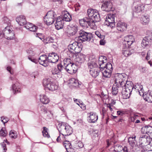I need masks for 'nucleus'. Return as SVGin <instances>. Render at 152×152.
<instances>
[{
    "instance_id": "f257e3e1",
    "label": "nucleus",
    "mask_w": 152,
    "mask_h": 152,
    "mask_svg": "<svg viewBox=\"0 0 152 152\" xmlns=\"http://www.w3.org/2000/svg\"><path fill=\"white\" fill-rule=\"evenodd\" d=\"M107 59V58L106 57L101 56L99 57L98 64L101 69H105L102 72L104 77L106 78H109L111 75L113 67L110 63H106Z\"/></svg>"
},
{
    "instance_id": "f03ea898",
    "label": "nucleus",
    "mask_w": 152,
    "mask_h": 152,
    "mask_svg": "<svg viewBox=\"0 0 152 152\" xmlns=\"http://www.w3.org/2000/svg\"><path fill=\"white\" fill-rule=\"evenodd\" d=\"M58 129L60 133L64 134L65 136H68L71 134L73 132L72 128L67 124L62 122L58 124Z\"/></svg>"
},
{
    "instance_id": "7ed1b4c3",
    "label": "nucleus",
    "mask_w": 152,
    "mask_h": 152,
    "mask_svg": "<svg viewBox=\"0 0 152 152\" xmlns=\"http://www.w3.org/2000/svg\"><path fill=\"white\" fill-rule=\"evenodd\" d=\"M77 55L74 52L70 53L69 57L72 60L74 61L76 63V64H80L83 63L85 60L86 56L82 53H78Z\"/></svg>"
},
{
    "instance_id": "20e7f679",
    "label": "nucleus",
    "mask_w": 152,
    "mask_h": 152,
    "mask_svg": "<svg viewBox=\"0 0 152 152\" xmlns=\"http://www.w3.org/2000/svg\"><path fill=\"white\" fill-rule=\"evenodd\" d=\"M133 89V87L128 84L127 83L124 86L122 91L123 98L124 99H127L130 96L131 92Z\"/></svg>"
},
{
    "instance_id": "39448f33",
    "label": "nucleus",
    "mask_w": 152,
    "mask_h": 152,
    "mask_svg": "<svg viewBox=\"0 0 152 152\" xmlns=\"http://www.w3.org/2000/svg\"><path fill=\"white\" fill-rule=\"evenodd\" d=\"M68 49L70 50L68 53L69 56L71 52L74 53L75 52L76 53H80L81 50L82 48L81 45H79L78 42L75 41L68 45Z\"/></svg>"
},
{
    "instance_id": "423d86ee",
    "label": "nucleus",
    "mask_w": 152,
    "mask_h": 152,
    "mask_svg": "<svg viewBox=\"0 0 152 152\" xmlns=\"http://www.w3.org/2000/svg\"><path fill=\"white\" fill-rule=\"evenodd\" d=\"M88 17L90 19L99 22L100 20V15L97 10L91 9H88L87 12Z\"/></svg>"
},
{
    "instance_id": "0eeeda50",
    "label": "nucleus",
    "mask_w": 152,
    "mask_h": 152,
    "mask_svg": "<svg viewBox=\"0 0 152 152\" xmlns=\"http://www.w3.org/2000/svg\"><path fill=\"white\" fill-rule=\"evenodd\" d=\"M43 85L44 87L51 91L57 89L58 87L55 83L51 82L50 79L48 78H45L43 80Z\"/></svg>"
},
{
    "instance_id": "6e6552de",
    "label": "nucleus",
    "mask_w": 152,
    "mask_h": 152,
    "mask_svg": "<svg viewBox=\"0 0 152 152\" xmlns=\"http://www.w3.org/2000/svg\"><path fill=\"white\" fill-rule=\"evenodd\" d=\"M56 17L55 12L52 11L48 12L44 18V21L47 24L50 25L54 21V18Z\"/></svg>"
},
{
    "instance_id": "1a4fd4ad",
    "label": "nucleus",
    "mask_w": 152,
    "mask_h": 152,
    "mask_svg": "<svg viewBox=\"0 0 152 152\" xmlns=\"http://www.w3.org/2000/svg\"><path fill=\"white\" fill-rule=\"evenodd\" d=\"M152 142V139L146 135H142L140 136L139 139V146L143 147L149 145Z\"/></svg>"
},
{
    "instance_id": "9d476101",
    "label": "nucleus",
    "mask_w": 152,
    "mask_h": 152,
    "mask_svg": "<svg viewBox=\"0 0 152 152\" xmlns=\"http://www.w3.org/2000/svg\"><path fill=\"white\" fill-rule=\"evenodd\" d=\"M125 75L124 74H121L117 73L114 76V81L115 84H117L118 86L123 87V85L126 84L124 77Z\"/></svg>"
},
{
    "instance_id": "9b49d317",
    "label": "nucleus",
    "mask_w": 152,
    "mask_h": 152,
    "mask_svg": "<svg viewBox=\"0 0 152 152\" xmlns=\"http://www.w3.org/2000/svg\"><path fill=\"white\" fill-rule=\"evenodd\" d=\"M4 32V37L7 39H13L15 37L13 31L10 29V26H7L3 30Z\"/></svg>"
},
{
    "instance_id": "f8f14e48",
    "label": "nucleus",
    "mask_w": 152,
    "mask_h": 152,
    "mask_svg": "<svg viewBox=\"0 0 152 152\" xmlns=\"http://www.w3.org/2000/svg\"><path fill=\"white\" fill-rule=\"evenodd\" d=\"M78 32L79 35L78 36V39L81 40L82 42L90 41L92 37L91 33L86 32L83 30H80Z\"/></svg>"
},
{
    "instance_id": "ddd939ff",
    "label": "nucleus",
    "mask_w": 152,
    "mask_h": 152,
    "mask_svg": "<svg viewBox=\"0 0 152 152\" xmlns=\"http://www.w3.org/2000/svg\"><path fill=\"white\" fill-rule=\"evenodd\" d=\"M115 15L113 14H108L106 17L105 20V24L111 28L115 26Z\"/></svg>"
},
{
    "instance_id": "4468645a",
    "label": "nucleus",
    "mask_w": 152,
    "mask_h": 152,
    "mask_svg": "<svg viewBox=\"0 0 152 152\" xmlns=\"http://www.w3.org/2000/svg\"><path fill=\"white\" fill-rule=\"evenodd\" d=\"M134 41V37L131 35H129L124 37V42L123 43L126 45L127 47H129Z\"/></svg>"
},
{
    "instance_id": "2eb2a0df",
    "label": "nucleus",
    "mask_w": 152,
    "mask_h": 152,
    "mask_svg": "<svg viewBox=\"0 0 152 152\" xmlns=\"http://www.w3.org/2000/svg\"><path fill=\"white\" fill-rule=\"evenodd\" d=\"M78 67L76 64L74 63L70 64L67 66L65 67V69L69 73L73 74L75 73L77 70Z\"/></svg>"
},
{
    "instance_id": "dca6fc26",
    "label": "nucleus",
    "mask_w": 152,
    "mask_h": 152,
    "mask_svg": "<svg viewBox=\"0 0 152 152\" xmlns=\"http://www.w3.org/2000/svg\"><path fill=\"white\" fill-rule=\"evenodd\" d=\"M116 28L118 31L123 32L127 29V25L125 23L119 21L116 24Z\"/></svg>"
},
{
    "instance_id": "f3484780",
    "label": "nucleus",
    "mask_w": 152,
    "mask_h": 152,
    "mask_svg": "<svg viewBox=\"0 0 152 152\" xmlns=\"http://www.w3.org/2000/svg\"><path fill=\"white\" fill-rule=\"evenodd\" d=\"M48 59L49 62L55 63L58 61L59 56L56 53H53L49 54Z\"/></svg>"
},
{
    "instance_id": "a211bd4d",
    "label": "nucleus",
    "mask_w": 152,
    "mask_h": 152,
    "mask_svg": "<svg viewBox=\"0 0 152 152\" xmlns=\"http://www.w3.org/2000/svg\"><path fill=\"white\" fill-rule=\"evenodd\" d=\"M38 62L43 66L46 67L48 65V57L45 55L41 56L39 57L38 60Z\"/></svg>"
},
{
    "instance_id": "6ab92c4d",
    "label": "nucleus",
    "mask_w": 152,
    "mask_h": 152,
    "mask_svg": "<svg viewBox=\"0 0 152 152\" xmlns=\"http://www.w3.org/2000/svg\"><path fill=\"white\" fill-rule=\"evenodd\" d=\"M133 11L137 13H140L144 10V5L140 3L134 4V7L133 9Z\"/></svg>"
},
{
    "instance_id": "aec40b11",
    "label": "nucleus",
    "mask_w": 152,
    "mask_h": 152,
    "mask_svg": "<svg viewBox=\"0 0 152 152\" xmlns=\"http://www.w3.org/2000/svg\"><path fill=\"white\" fill-rule=\"evenodd\" d=\"M64 21L62 19V17H59L56 20L55 23V27L56 29L59 30L63 28L64 25Z\"/></svg>"
},
{
    "instance_id": "412c9836",
    "label": "nucleus",
    "mask_w": 152,
    "mask_h": 152,
    "mask_svg": "<svg viewBox=\"0 0 152 152\" xmlns=\"http://www.w3.org/2000/svg\"><path fill=\"white\" fill-rule=\"evenodd\" d=\"M102 9L105 11L109 12L111 11L112 8V4L110 1L103 2L102 7Z\"/></svg>"
},
{
    "instance_id": "4be33fe9",
    "label": "nucleus",
    "mask_w": 152,
    "mask_h": 152,
    "mask_svg": "<svg viewBox=\"0 0 152 152\" xmlns=\"http://www.w3.org/2000/svg\"><path fill=\"white\" fill-rule=\"evenodd\" d=\"M100 70H102L100 66L97 68H93L91 69H90L89 71L92 77L96 78L99 75L100 72ZM103 70L102 69V70Z\"/></svg>"
},
{
    "instance_id": "5701e85b",
    "label": "nucleus",
    "mask_w": 152,
    "mask_h": 152,
    "mask_svg": "<svg viewBox=\"0 0 152 152\" xmlns=\"http://www.w3.org/2000/svg\"><path fill=\"white\" fill-rule=\"evenodd\" d=\"M89 116L88 118L90 123H95L98 120V116L96 113L91 112L89 113Z\"/></svg>"
},
{
    "instance_id": "b1692460",
    "label": "nucleus",
    "mask_w": 152,
    "mask_h": 152,
    "mask_svg": "<svg viewBox=\"0 0 152 152\" xmlns=\"http://www.w3.org/2000/svg\"><path fill=\"white\" fill-rule=\"evenodd\" d=\"M16 21L20 26H24L26 22V18L23 15L18 17L16 18Z\"/></svg>"
},
{
    "instance_id": "393cba45",
    "label": "nucleus",
    "mask_w": 152,
    "mask_h": 152,
    "mask_svg": "<svg viewBox=\"0 0 152 152\" xmlns=\"http://www.w3.org/2000/svg\"><path fill=\"white\" fill-rule=\"evenodd\" d=\"M24 26L27 29H28L32 31H35L37 29V26L30 23H26Z\"/></svg>"
},
{
    "instance_id": "a878e982",
    "label": "nucleus",
    "mask_w": 152,
    "mask_h": 152,
    "mask_svg": "<svg viewBox=\"0 0 152 152\" xmlns=\"http://www.w3.org/2000/svg\"><path fill=\"white\" fill-rule=\"evenodd\" d=\"M12 90L14 94L20 92L21 90L20 85L18 83L13 84Z\"/></svg>"
},
{
    "instance_id": "bb28decb",
    "label": "nucleus",
    "mask_w": 152,
    "mask_h": 152,
    "mask_svg": "<svg viewBox=\"0 0 152 152\" xmlns=\"http://www.w3.org/2000/svg\"><path fill=\"white\" fill-rule=\"evenodd\" d=\"M151 38L147 37H144L142 40L141 45L143 48L148 45L150 44V43L151 42Z\"/></svg>"
},
{
    "instance_id": "cd10ccee",
    "label": "nucleus",
    "mask_w": 152,
    "mask_h": 152,
    "mask_svg": "<svg viewBox=\"0 0 152 152\" xmlns=\"http://www.w3.org/2000/svg\"><path fill=\"white\" fill-rule=\"evenodd\" d=\"M126 48L122 50V53L126 57H128L134 52L133 50H130L129 48Z\"/></svg>"
},
{
    "instance_id": "c85d7f7f",
    "label": "nucleus",
    "mask_w": 152,
    "mask_h": 152,
    "mask_svg": "<svg viewBox=\"0 0 152 152\" xmlns=\"http://www.w3.org/2000/svg\"><path fill=\"white\" fill-rule=\"evenodd\" d=\"M115 149L112 152H128L127 148L126 146H124L122 148L121 146H115L114 147Z\"/></svg>"
},
{
    "instance_id": "c756f323",
    "label": "nucleus",
    "mask_w": 152,
    "mask_h": 152,
    "mask_svg": "<svg viewBox=\"0 0 152 152\" xmlns=\"http://www.w3.org/2000/svg\"><path fill=\"white\" fill-rule=\"evenodd\" d=\"M51 72L53 76L55 77L56 79L61 77L60 72L57 68H53L52 69Z\"/></svg>"
},
{
    "instance_id": "7c9ffc66",
    "label": "nucleus",
    "mask_w": 152,
    "mask_h": 152,
    "mask_svg": "<svg viewBox=\"0 0 152 152\" xmlns=\"http://www.w3.org/2000/svg\"><path fill=\"white\" fill-rule=\"evenodd\" d=\"M40 100L41 102L43 104H47L50 102L49 99L45 95H40Z\"/></svg>"
},
{
    "instance_id": "2f4dec72",
    "label": "nucleus",
    "mask_w": 152,
    "mask_h": 152,
    "mask_svg": "<svg viewBox=\"0 0 152 152\" xmlns=\"http://www.w3.org/2000/svg\"><path fill=\"white\" fill-rule=\"evenodd\" d=\"M77 30L78 28L77 26H73L69 28L68 32L70 35L73 36L76 34Z\"/></svg>"
},
{
    "instance_id": "473e14b6",
    "label": "nucleus",
    "mask_w": 152,
    "mask_h": 152,
    "mask_svg": "<svg viewBox=\"0 0 152 152\" xmlns=\"http://www.w3.org/2000/svg\"><path fill=\"white\" fill-rule=\"evenodd\" d=\"M88 65L90 69H91L93 68H98L97 64L94 59L92 61H89L88 63Z\"/></svg>"
},
{
    "instance_id": "72a5a7b5",
    "label": "nucleus",
    "mask_w": 152,
    "mask_h": 152,
    "mask_svg": "<svg viewBox=\"0 0 152 152\" xmlns=\"http://www.w3.org/2000/svg\"><path fill=\"white\" fill-rule=\"evenodd\" d=\"M143 99L148 102H152V92L147 93L144 95Z\"/></svg>"
},
{
    "instance_id": "f704fd0d",
    "label": "nucleus",
    "mask_w": 152,
    "mask_h": 152,
    "mask_svg": "<svg viewBox=\"0 0 152 152\" xmlns=\"http://www.w3.org/2000/svg\"><path fill=\"white\" fill-rule=\"evenodd\" d=\"M149 18L148 16H142L141 18V23L144 25L148 24L149 22Z\"/></svg>"
},
{
    "instance_id": "c9c22d12",
    "label": "nucleus",
    "mask_w": 152,
    "mask_h": 152,
    "mask_svg": "<svg viewBox=\"0 0 152 152\" xmlns=\"http://www.w3.org/2000/svg\"><path fill=\"white\" fill-rule=\"evenodd\" d=\"M88 19H82L79 20V23L81 26L84 28H88Z\"/></svg>"
},
{
    "instance_id": "e433bc0d",
    "label": "nucleus",
    "mask_w": 152,
    "mask_h": 152,
    "mask_svg": "<svg viewBox=\"0 0 152 152\" xmlns=\"http://www.w3.org/2000/svg\"><path fill=\"white\" fill-rule=\"evenodd\" d=\"M96 22H97L96 21L93 20H89L88 19V27L89 26L92 29H96L97 28L96 26L95 23Z\"/></svg>"
},
{
    "instance_id": "4c0bfd02",
    "label": "nucleus",
    "mask_w": 152,
    "mask_h": 152,
    "mask_svg": "<svg viewBox=\"0 0 152 152\" xmlns=\"http://www.w3.org/2000/svg\"><path fill=\"white\" fill-rule=\"evenodd\" d=\"M69 84L72 86L77 87L78 86L79 83L78 80L72 78L69 80Z\"/></svg>"
},
{
    "instance_id": "58836bf2",
    "label": "nucleus",
    "mask_w": 152,
    "mask_h": 152,
    "mask_svg": "<svg viewBox=\"0 0 152 152\" xmlns=\"http://www.w3.org/2000/svg\"><path fill=\"white\" fill-rule=\"evenodd\" d=\"M66 12L67 13L64 15L63 17H62V19L63 21H64L67 22L70 21L72 20L71 15L67 11H66Z\"/></svg>"
},
{
    "instance_id": "ea45409f",
    "label": "nucleus",
    "mask_w": 152,
    "mask_h": 152,
    "mask_svg": "<svg viewBox=\"0 0 152 152\" xmlns=\"http://www.w3.org/2000/svg\"><path fill=\"white\" fill-rule=\"evenodd\" d=\"M121 86H118L117 84H114L112 88V93L113 95H116L118 92V88Z\"/></svg>"
},
{
    "instance_id": "a19ab883",
    "label": "nucleus",
    "mask_w": 152,
    "mask_h": 152,
    "mask_svg": "<svg viewBox=\"0 0 152 152\" xmlns=\"http://www.w3.org/2000/svg\"><path fill=\"white\" fill-rule=\"evenodd\" d=\"M42 41L45 44H47L53 42H54V39L52 37H48L45 39H43Z\"/></svg>"
},
{
    "instance_id": "79ce46f5",
    "label": "nucleus",
    "mask_w": 152,
    "mask_h": 152,
    "mask_svg": "<svg viewBox=\"0 0 152 152\" xmlns=\"http://www.w3.org/2000/svg\"><path fill=\"white\" fill-rule=\"evenodd\" d=\"M63 145L68 152V149H71L72 148L71 144L69 141L67 140H65L63 142Z\"/></svg>"
},
{
    "instance_id": "37998d69",
    "label": "nucleus",
    "mask_w": 152,
    "mask_h": 152,
    "mask_svg": "<svg viewBox=\"0 0 152 152\" xmlns=\"http://www.w3.org/2000/svg\"><path fill=\"white\" fill-rule=\"evenodd\" d=\"M116 141L114 140V138L113 137L110 140H107V147L111 145H113L116 142Z\"/></svg>"
},
{
    "instance_id": "c03bdc74",
    "label": "nucleus",
    "mask_w": 152,
    "mask_h": 152,
    "mask_svg": "<svg viewBox=\"0 0 152 152\" xmlns=\"http://www.w3.org/2000/svg\"><path fill=\"white\" fill-rule=\"evenodd\" d=\"M143 129L145 131H146V133L148 135H150L152 132V127L151 126H145ZM149 136H150V135Z\"/></svg>"
},
{
    "instance_id": "a18cd8bd",
    "label": "nucleus",
    "mask_w": 152,
    "mask_h": 152,
    "mask_svg": "<svg viewBox=\"0 0 152 152\" xmlns=\"http://www.w3.org/2000/svg\"><path fill=\"white\" fill-rule=\"evenodd\" d=\"M65 135L64 134L60 133L59 136H58L56 139V140L57 142H59L60 141H63L65 140Z\"/></svg>"
},
{
    "instance_id": "49530a36",
    "label": "nucleus",
    "mask_w": 152,
    "mask_h": 152,
    "mask_svg": "<svg viewBox=\"0 0 152 152\" xmlns=\"http://www.w3.org/2000/svg\"><path fill=\"white\" fill-rule=\"evenodd\" d=\"M72 60L71 58H66L64 60V67H66L68 65H69L70 64H72L71 61V60Z\"/></svg>"
},
{
    "instance_id": "de8ad7c7",
    "label": "nucleus",
    "mask_w": 152,
    "mask_h": 152,
    "mask_svg": "<svg viewBox=\"0 0 152 152\" xmlns=\"http://www.w3.org/2000/svg\"><path fill=\"white\" fill-rule=\"evenodd\" d=\"M43 130L42 132L43 136L45 137L49 138L50 137V136L48 132V129L46 127H43Z\"/></svg>"
},
{
    "instance_id": "09e8293b",
    "label": "nucleus",
    "mask_w": 152,
    "mask_h": 152,
    "mask_svg": "<svg viewBox=\"0 0 152 152\" xmlns=\"http://www.w3.org/2000/svg\"><path fill=\"white\" fill-rule=\"evenodd\" d=\"M9 135L12 138L15 139L17 137V134L14 130H11L10 132Z\"/></svg>"
},
{
    "instance_id": "8fccbe9b",
    "label": "nucleus",
    "mask_w": 152,
    "mask_h": 152,
    "mask_svg": "<svg viewBox=\"0 0 152 152\" xmlns=\"http://www.w3.org/2000/svg\"><path fill=\"white\" fill-rule=\"evenodd\" d=\"M7 134V132L5 128H2L0 131V136L4 137H5Z\"/></svg>"
},
{
    "instance_id": "3c124183",
    "label": "nucleus",
    "mask_w": 152,
    "mask_h": 152,
    "mask_svg": "<svg viewBox=\"0 0 152 152\" xmlns=\"http://www.w3.org/2000/svg\"><path fill=\"white\" fill-rule=\"evenodd\" d=\"M26 52L28 55V56H32L35 54V53L32 48H29L27 50Z\"/></svg>"
},
{
    "instance_id": "603ef678",
    "label": "nucleus",
    "mask_w": 152,
    "mask_h": 152,
    "mask_svg": "<svg viewBox=\"0 0 152 152\" xmlns=\"http://www.w3.org/2000/svg\"><path fill=\"white\" fill-rule=\"evenodd\" d=\"M136 137H129L128 139V142L129 144L131 145H133L134 144V141Z\"/></svg>"
},
{
    "instance_id": "864d4df0",
    "label": "nucleus",
    "mask_w": 152,
    "mask_h": 152,
    "mask_svg": "<svg viewBox=\"0 0 152 152\" xmlns=\"http://www.w3.org/2000/svg\"><path fill=\"white\" fill-rule=\"evenodd\" d=\"M143 88L142 85L139 84H137L134 87H133V88L136 90V91H138L140 90H139Z\"/></svg>"
},
{
    "instance_id": "5fc2aeb1",
    "label": "nucleus",
    "mask_w": 152,
    "mask_h": 152,
    "mask_svg": "<svg viewBox=\"0 0 152 152\" xmlns=\"http://www.w3.org/2000/svg\"><path fill=\"white\" fill-rule=\"evenodd\" d=\"M95 34L100 39H104L105 36L102 35L99 31H96L95 32Z\"/></svg>"
},
{
    "instance_id": "6e6d98bb",
    "label": "nucleus",
    "mask_w": 152,
    "mask_h": 152,
    "mask_svg": "<svg viewBox=\"0 0 152 152\" xmlns=\"http://www.w3.org/2000/svg\"><path fill=\"white\" fill-rule=\"evenodd\" d=\"M58 69L59 70V72L60 73L62 72L64 69H65V67L63 66L61 64H59L57 65Z\"/></svg>"
},
{
    "instance_id": "4d7b16f0",
    "label": "nucleus",
    "mask_w": 152,
    "mask_h": 152,
    "mask_svg": "<svg viewBox=\"0 0 152 152\" xmlns=\"http://www.w3.org/2000/svg\"><path fill=\"white\" fill-rule=\"evenodd\" d=\"M83 146V144L81 142H79L76 145V148L77 149L82 148Z\"/></svg>"
},
{
    "instance_id": "13d9d810",
    "label": "nucleus",
    "mask_w": 152,
    "mask_h": 152,
    "mask_svg": "<svg viewBox=\"0 0 152 152\" xmlns=\"http://www.w3.org/2000/svg\"><path fill=\"white\" fill-rule=\"evenodd\" d=\"M1 121L4 124L7 123L9 121V119L7 118H5L4 116L1 117Z\"/></svg>"
},
{
    "instance_id": "bf43d9fd",
    "label": "nucleus",
    "mask_w": 152,
    "mask_h": 152,
    "mask_svg": "<svg viewBox=\"0 0 152 152\" xmlns=\"http://www.w3.org/2000/svg\"><path fill=\"white\" fill-rule=\"evenodd\" d=\"M138 115L137 114H134L133 116H132L131 118V121H134L135 119L138 118Z\"/></svg>"
},
{
    "instance_id": "052dcab7",
    "label": "nucleus",
    "mask_w": 152,
    "mask_h": 152,
    "mask_svg": "<svg viewBox=\"0 0 152 152\" xmlns=\"http://www.w3.org/2000/svg\"><path fill=\"white\" fill-rule=\"evenodd\" d=\"M31 56H28V59L31 61L32 62L37 64L38 62V60L35 58H34L32 57H31Z\"/></svg>"
},
{
    "instance_id": "680f3d73",
    "label": "nucleus",
    "mask_w": 152,
    "mask_h": 152,
    "mask_svg": "<svg viewBox=\"0 0 152 152\" xmlns=\"http://www.w3.org/2000/svg\"><path fill=\"white\" fill-rule=\"evenodd\" d=\"M1 145L3 148V150L4 151L3 152H5L7 150L6 144L4 142H3L1 143Z\"/></svg>"
},
{
    "instance_id": "e2e57ef3",
    "label": "nucleus",
    "mask_w": 152,
    "mask_h": 152,
    "mask_svg": "<svg viewBox=\"0 0 152 152\" xmlns=\"http://www.w3.org/2000/svg\"><path fill=\"white\" fill-rule=\"evenodd\" d=\"M41 110L44 113H48L47 110L45 107L44 106H41L40 107Z\"/></svg>"
},
{
    "instance_id": "0e129e2a",
    "label": "nucleus",
    "mask_w": 152,
    "mask_h": 152,
    "mask_svg": "<svg viewBox=\"0 0 152 152\" xmlns=\"http://www.w3.org/2000/svg\"><path fill=\"white\" fill-rule=\"evenodd\" d=\"M58 106H59V108L63 112H65V110H64V104H62L60 103H59L58 104Z\"/></svg>"
},
{
    "instance_id": "69168bd1",
    "label": "nucleus",
    "mask_w": 152,
    "mask_h": 152,
    "mask_svg": "<svg viewBox=\"0 0 152 152\" xmlns=\"http://www.w3.org/2000/svg\"><path fill=\"white\" fill-rule=\"evenodd\" d=\"M139 90H140L138 91L139 94L140 96H142L143 98L144 95H145V94H144V91L143 89V88Z\"/></svg>"
},
{
    "instance_id": "338daca9",
    "label": "nucleus",
    "mask_w": 152,
    "mask_h": 152,
    "mask_svg": "<svg viewBox=\"0 0 152 152\" xmlns=\"http://www.w3.org/2000/svg\"><path fill=\"white\" fill-rule=\"evenodd\" d=\"M7 69L11 74H14L13 70L12 69L11 67L9 66H7Z\"/></svg>"
},
{
    "instance_id": "774afa93",
    "label": "nucleus",
    "mask_w": 152,
    "mask_h": 152,
    "mask_svg": "<svg viewBox=\"0 0 152 152\" xmlns=\"http://www.w3.org/2000/svg\"><path fill=\"white\" fill-rule=\"evenodd\" d=\"M92 135L94 136H98V131L97 130H93L92 133Z\"/></svg>"
}]
</instances>
